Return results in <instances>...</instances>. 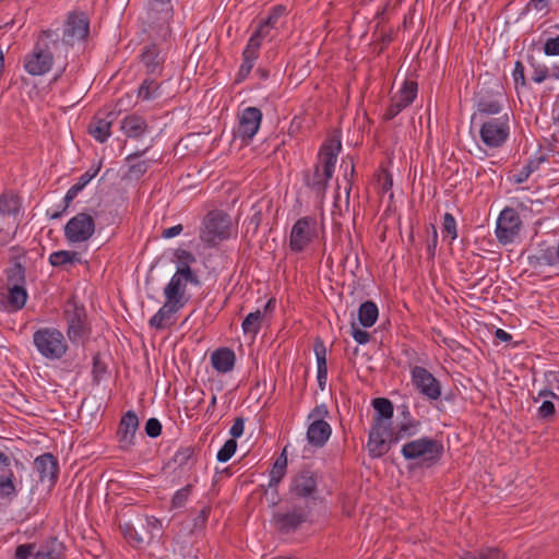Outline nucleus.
I'll use <instances>...</instances> for the list:
<instances>
[{"label": "nucleus", "mask_w": 559, "mask_h": 559, "mask_svg": "<svg viewBox=\"0 0 559 559\" xmlns=\"http://www.w3.org/2000/svg\"><path fill=\"white\" fill-rule=\"evenodd\" d=\"M90 33V22L84 13H70L62 28L60 36L58 29H46L41 32V37L52 41V48L60 50L64 58L70 47L84 41Z\"/></svg>", "instance_id": "nucleus-1"}, {"label": "nucleus", "mask_w": 559, "mask_h": 559, "mask_svg": "<svg viewBox=\"0 0 559 559\" xmlns=\"http://www.w3.org/2000/svg\"><path fill=\"white\" fill-rule=\"evenodd\" d=\"M443 444L433 438L421 437L405 442L401 454L406 461L415 462L421 467H432L443 455Z\"/></svg>", "instance_id": "nucleus-2"}, {"label": "nucleus", "mask_w": 559, "mask_h": 559, "mask_svg": "<svg viewBox=\"0 0 559 559\" xmlns=\"http://www.w3.org/2000/svg\"><path fill=\"white\" fill-rule=\"evenodd\" d=\"M288 496L292 500H302L311 506L319 497L317 473L305 466L289 477Z\"/></svg>", "instance_id": "nucleus-3"}, {"label": "nucleus", "mask_w": 559, "mask_h": 559, "mask_svg": "<svg viewBox=\"0 0 559 559\" xmlns=\"http://www.w3.org/2000/svg\"><path fill=\"white\" fill-rule=\"evenodd\" d=\"M33 343L38 353L49 360H59L68 352V342L56 328H40L33 334Z\"/></svg>", "instance_id": "nucleus-4"}, {"label": "nucleus", "mask_w": 559, "mask_h": 559, "mask_svg": "<svg viewBox=\"0 0 559 559\" xmlns=\"http://www.w3.org/2000/svg\"><path fill=\"white\" fill-rule=\"evenodd\" d=\"M165 304L150 319L148 324L156 330H165L175 323L174 314L188 302V297L177 293V287L166 285L164 288Z\"/></svg>", "instance_id": "nucleus-5"}, {"label": "nucleus", "mask_w": 559, "mask_h": 559, "mask_svg": "<svg viewBox=\"0 0 559 559\" xmlns=\"http://www.w3.org/2000/svg\"><path fill=\"white\" fill-rule=\"evenodd\" d=\"M229 236L230 218L228 214L218 210L209 212L202 223L200 239L209 246H215Z\"/></svg>", "instance_id": "nucleus-6"}, {"label": "nucleus", "mask_w": 559, "mask_h": 559, "mask_svg": "<svg viewBox=\"0 0 559 559\" xmlns=\"http://www.w3.org/2000/svg\"><path fill=\"white\" fill-rule=\"evenodd\" d=\"M312 513V507L308 503H295L285 511H277L273 514L272 524L281 534H292L306 523Z\"/></svg>", "instance_id": "nucleus-7"}, {"label": "nucleus", "mask_w": 559, "mask_h": 559, "mask_svg": "<svg viewBox=\"0 0 559 559\" xmlns=\"http://www.w3.org/2000/svg\"><path fill=\"white\" fill-rule=\"evenodd\" d=\"M62 53L52 48V41H43L39 39L33 51L27 53L24 59V69L31 75H44L50 71L53 64V55Z\"/></svg>", "instance_id": "nucleus-8"}, {"label": "nucleus", "mask_w": 559, "mask_h": 559, "mask_svg": "<svg viewBox=\"0 0 559 559\" xmlns=\"http://www.w3.org/2000/svg\"><path fill=\"white\" fill-rule=\"evenodd\" d=\"M63 317L67 321V335L72 343H78L90 333L85 307L74 298H70L64 306Z\"/></svg>", "instance_id": "nucleus-9"}, {"label": "nucleus", "mask_w": 559, "mask_h": 559, "mask_svg": "<svg viewBox=\"0 0 559 559\" xmlns=\"http://www.w3.org/2000/svg\"><path fill=\"white\" fill-rule=\"evenodd\" d=\"M20 207L17 195L12 192L0 194V247L7 245L15 234Z\"/></svg>", "instance_id": "nucleus-10"}, {"label": "nucleus", "mask_w": 559, "mask_h": 559, "mask_svg": "<svg viewBox=\"0 0 559 559\" xmlns=\"http://www.w3.org/2000/svg\"><path fill=\"white\" fill-rule=\"evenodd\" d=\"M175 255L178 261L177 271L167 285H174L175 288L177 287V293L186 295L187 283L194 286L201 285L199 276L190 267V264L194 263L197 259L191 252L183 249H178Z\"/></svg>", "instance_id": "nucleus-11"}, {"label": "nucleus", "mask_w": 559, "mask_h": 559, "mask_svg": "<svg viewBox=\"0 0 559 559\" xmlns=\"http://www.w3.org/2000/svg\"><path fill=\"white\" fill-rule=\"evenodd\" d=\"M317 236V219L304 216L295 222L289 235V249L294 253H301Z\"/></svg>", "instance_id": "nucleus-12"}, {"label": "nucleus", "mask_w": 559, "mask_h": 559, "mask_svg": "<svg viewBox=\"0 0 559 559\" xmlns=\"http://www.w3.org/2000/svg\"><path fill=\"white\" fill-rule=\"evenodd\" d=\"M394 430L390 423H372L368 437V451L372 459H378L386 454L392 444Z\"/></svg>", "instance_id": "nucleus-13"}, {"label": "nucleus", "mask_w": 559, "mask_h": 559, "mask_svg": "<svg viewBox=\"0 0 559 559\" xmlns=\"http://www.w3.org/2000/svg\"><path fill=\"white\" fill-rule=\"evenodd\" d=\"M522 227V221L513 207H504L497 219L496 237L501 245L514 242Z\"/></svg>", "instance_id": "nucleus-14"}, {"label": "nucleus", "mask_w": 559, "mask_h": 559, "mask_svg": "<svg viewBox=\"0 0 559 559\" xmlns=\"http://www.w3.org/2000/svg\"><path fill=\"white\" fill-rule=\"evenodd\" d=\"M94 233L95 219L86 212L78 213L64 226V237L71 243L85 242Z\"/></svg>", "instance_id": "nucleus-15"}, {"label": "nucleus", "mask_w": 559, "mask_h": 559, "mask_svg": "<svg viewBox=\"0 0 559 559\" xmlns=\"http://www.w3.org/2000/svg\"><path fill=\"white\" fill-rule=\"evenodd\" d=\"M510 134L509 116L504 114L499 118H492L481 124L479 135L489 147H500Z\"/></svg>", "instance_id": "nucleus-16"}, {"label": "nucleus", "mask_w": 559, "mask_h": 559, "mask_svg": "<svg viewBox=\"0 0 559 559\" xmlns=\"http://www.w3.org/2000/svg\"><path fill=\"white\" fill-rule=\"evenodd\" d=\"M417 91L418 85L415 81H405L402 88L391 97L390 106L386 108L383 118L385 120L395 118L415 100Z\"/></svg>", "instance_id": "nucleus-17"}, {"label": "nucleus", "mask_w": 559, "mask_h": 559, "mask_svg": "<svg viewBox=\"0 0 559 559\" xmlns=\"http://www.w3.org/2000/svg\"><path fill=\"white\" fill-rule=\"evenodd\" d=\"M476 107L484 115H498L502 110L504 94L502 86L496 84L492 88H481L476 95Z\"/></svg>", "instance_id": "nucleus-18"}, {"label": "nucleus", "mask_w": 559, "mask_h": 559, "mask_svg": "<svg viewBox=\"0 0 559 559\" xmlns=\"http://www.w3.org/2000/svg\"><path fill=\"white\" fill-rule=\"evenodd\" d=\"M412 382L415 388L429 400H438L441 395V385L431 372L420 366L411 370Z\"/></svg>", "instance_id": "nucleus-19"}, {"label": "nucleus", "mask_w": 559, "mask_h": 559, "mask_svg": "<svg viewBox=\"0 0 559 559\" xmlns=\"http://www.w3.org/2000/svg\"><path fill=\"white\" fill-rule=\"evenodd\" d=\"M262 120V112L257 107L245 108L239 116L237 135L248 142L258 132Z\"/></svg>", "instance_id": "nucleus-20"}, {"label": "nucleus", "mask_w": 559, "mask_h": 559, "mask_svg": "<svg viewBox=\"0 0 559 559\" xmlns=\"http://www.w3.org/2000/svg\"><path fill=\"white\" fill-rule=\"evenodd\" d=\"M139 424V418L133 411L123 414L117 431L120 449L129 451L133 447Z\"/></svg>", "instance_id": "nucleus-21"}, {"label": "nucleus", "mask_w": 559, "mask_h": 559, "mask_svg": "<svg viewBox=\"0 0 559 559\" xmlns=\"http://www.w3.org/2000/svg\"><path fill=\"white\" fill-rule=\"evenodd\" d=\"M145 524H142L140 528L134 527L133 524L126 522L120 524V531L126 538V540L134 548H141L145 543L151 539V532L148 531L150 525H155L158 521L155 520L152 522L146 519Z\"/></svg>", "instance_id": "nucleus-22"}, {"label": "nucleus", "mask_w": 559, "mask_h": 559, "mask_svg": "<svg viewBox=\"0 0 559 559\" xmlns=\"http://www.w3.org/2000/svg\"><path fill=\"white\" fill-rule=\"evenodd\" d=\"M141 61L145 67L146 74L150 76L162 75L165 62V56L156 44L146 45L141 53Z\"/></svg>", "instance_id": "nucleus-23"}, {"label": "nucleus", "mask_w": 559, "mask_h": 559, "mask_svg": "<svg viewBox=\"0 0 559 559\" xmlns=\"http://www.w3.org/2000/svg\"><path fill=\"white\" fill-rule=\"evenodd\" d=\"M341 148V141L334 139L326 141L321 147L319 153V165L321 166V169L325 171V176H333L335 163Z\"/></svg>", "instance_id": "nucleus-24"}, {"label": "nucleus", "mask_w": 559, "mask_h": 559, "mask_svg": "<svg viewBox=\"0 0 559 559\" xmlns=\"http://www.w3.org/2000/svg\"><path fill=\"white\" fill-rule=\"evenodd\" d=\"M27 300V293L24 286H9V293H0V309L17 311L22 309Z\"/></svg>", "instance_id": "nucleus-25"}, {"label": "nucleus", "mask_w": 559, "mask_h": 559, "mask_svg": "<svg viewBox=\"0 0 559 559\" xmlns=\"http://www.w3.org/2000/svg\"><path fill=\"white\" fill-rule=\"evenodd\" d=\"M34 465L40 481L48 480L51 485L58 478V462L51 453H44L35 459Z\"/></svg>", "instance_id": "nucleus-26"}, {"label": "nucleus", "mask_w": 559, "mask_h": 559, "mask_svg": "<svg viewBox=\"0 0 559 559\" xmlns=\"http://www.w3.org/2000/svg\"><path fill=\"white\" fill-rule=\"evenodd\" d=\"M332 428L325 420L311 421L307 430V440L317 448L323 447L331 437Z\"/></svg>", "instance_id": "nucleus-27"}, {"label": "nucleus", "mask_w": 559, "mask_h": 559, "mask_svg": "<svg viewBox=\"0 0 559 559\" xmlns=\"http://www.w3.org/2000/svg\"><path fill=\"white\" fill-rule=\"evenodd\" d=\"M114 119L115 112H108L106 118L94 117L88 124V132L96 141L104 143L110 136Z\"/></svg>", "instance_id": "nucleus-28"}, {"label": "nucleus", "mask_w": 559, "mask_h": 559, "mask_svg": "<svg viewBox=\"0 0 559 559\" xmlns=\"http://www.w3.org/2000/svg\"><path fill=\"white\" fill-rule=\"evenodd\" d=\"M235 361V353L227 347L218 348L211 355V364L213 368L221 373H226L233 370Z\"/></svg>", "instance_id": "nucleus-29"}, {"label": "nucleus", "mask_w": 559, "mask_h": 559, "mask_svg": "<svg viewBox=\"0 0 559 559\" xmlns=\"http://www.w3.org/2000/svg\"><path fill=\"white\" fill-rule=\"evenodd\" d=\"M148 129L145 119L138 115H128L121 121V131L132 139L141 138Z\"/></svg>", "instance_id": "nucleus-30"}, {"label": "nucleus", "mask_w": 559, "mask_h": 559, "mask_svg": "<svg viewBox=\"0 0 559 559\" xmlns=\"http://www.w3.org/2000/svg\"><path fill=\"white\" fill-rule=\"evenodd\" d=\"M313 350L317 358V379L318 385L323 391L326 385L328 367H326V347L321 338H317L313 345Z\"/></svg>", "instance_id": "nucleus-31"}, {"label": "nucleus", "mask_w": 559, "mask_h": 559, "mask_svg": "<svg viewBox=\"0 0 559 559\" xmlns=\"http://www.w3.org/2000/svg\"><path fill=\"white\" fill-rule=\"evenodd\" d=\"M64 546L56 537L43 543L34 555V559H63Z\"/></svg>", "instance_id": "nucleus-32"}, {"label": "nucleus", "mask_w": 559, "mask_h": 559, "mask_svg": "<svg viewBox=\"0 0 559 559\" xmlns=\"http://www.w3.org/2000/svg\"><path fill=\"white\" fill-rule=\"evenodd\" d=\"M332 177L325 176V171L321 169L320 165H316L313 173L306 176L305 181L319 198H323Z\"/></svg>", "instance_id": "nucleus-33"}, {"label": "nucleus", "mask_w": 559, "mask_h": 559, "mask_svg": "<svg viewBox=\"0 0 559 559\" xmlns=\"http://www.w3.org/2000/svg\"><path fill=\"white\" fill-rule=\"evenodd\" d=\"M421 423L417 420H408V421H399L396 427L393 428L394 437L391 439L393 443H399L401 441H409L413 440L415 436H417L420 431Z\"/></svg>", "instance_id": "nucleus-34"}, {"label": "nucleus", "mask_w": 559, "mask_h": 559, "mask_svg": "<svg viewBox=\"0 0 559 559\" xmlns=\"http://www.w3.org/2000/svg\"><path fill=\"white\" fill-rule=\"evenodd\" d=\"M372 406L374 408V416L372 423H390L394 413L392 402L385 397H376L372 400Z\"/></svg>", "instance_id": "nucleus-35"}, {"label": "nucleus", "mask_w": 559, "mask_h": 559, "mask_svg": "<svg viewBox=\"0 0 559 559\" xmlns=\"http://www.w3.org/2000/svg\"><path fill=\"white\" fill-rule=\"evenodd\" d=\"M453 559H506V555L496 547H487L474 551L465 550Z\"/></svg>", "instance_id": "nucleus-36"}, {"label": "nucleus", "mask_w": 559, "mask_h": 559, "mask_svg": "<svg viewBox=\"0 0 559 559\" xmlns=\"http://www.w3.org/2000/svg\"><path fill=\"white\" fill-rule=\"evenodd\" d=\"M378 316V307L371 300L362 302L358 309V320L364 328L372 326L376 323Z\"/></svg>", "instance_id": "nucleus-37"}, {"label": "nucleus", "mask_w": 559, "mask_h": 559, "mask_svg": "<svg viewBox=\"0 0 559 559\" xmlns=\"http://www.w3.org/2000/svg\"><path fill=\"white\" fill-rule=\"evenodd\" d=\"M0 474V498L12 499L16 496V487L14 484L15 475L9 467Z\"/></svg>", "instance_id": "nucleus-38"}, {"label": "nucleus", "mask_w": 559, "mask_h": 559, "mask_svg": "<svg viewBox=\"0 0 559 559\" xmlns=\"http://www.w3.org/2000/svg\"><path fill=\"white\" fill-rule=\"evenodd\" d=\"M75 262H81L80 253L75 251L60 250L49 255V263L55 267H62Z\"/></svg>", "instance_id": "nucleus-39"}, {"label": "nucleus", "mask_w": 559, "mask_h": 559, "mask_svg": "<svg viewBox=\"0 0 559 559\" xmlns=\"http://www.w3.org/2000/svg\"><path fill=\"white\" fill-rule=\"evenodd\" d=\"M157 76H150L142 82V84L139 87L138 95L140 98L144 100H150L156 98L159 93L158 90L160 87V84L157 82Z\"/></svg>", "instance_id": "nucleus-40"}, {"label": "nucleus", "mask_w": 559, "mask_h": 559, "mask_svg": "<svg viewBox=\"0 0 559 559\" xmlns=\"http://www.w3.org/2000/svg\"><path fill=\"white\" fill-rule=\"evenodd\" d=\"M86 185L84 182H82V180L79 178L78 182L74 183L66 193L64 198H63V207L61 211H57V212H53V213H49L47 212V214L50 216L51 219H57V218H60L62 213L66 212L68 210V207L70 206L71 202L76 198V195L79 194V192H81L84 187Z\"/></svg>", "instance_id": "nucleus-41"}, {"label": "nucleus", "mask_w": 559, "mask_h": 559, "mask_svg": "<svg viewBox=\"0 0 559 559\" xmlns=\"http://www.w3.org/2000/svg\"><path fill=\"white\" fill-rule=\"evenodd\" d=\"M264 314L260 310H257L254 312H250L245 320L242 321V330L246 334H252L255 336L261 328V322Z\"/></svg>", "instance_id": "nucleus-42"}, {"label": "nucleus", "mask_w": 559, "mask_h": 559, "mask_svg": "<svg viewBox=\"0 0 559 559\" xmlns=\"http://www.w3.org/2000/svg\"><path fill=\"white\" fill-rule=\"evenodd\" d=\"M193 456H194V449L191 447H186V448L179 449L175 453L173 461L180 468L191 469V467L194 465Z\"/></svg>", "instance_id": "nucleus-43"}, {"label": "nucleus", "mask_w": 559, "mask_h": 559, "mask_svg": "<svg viewBox=\"0 0 559 559\" xmlns=\"http://www.w3.org/2000/svg\"><path fill=\"white\" fill-rule=\"evenodd\" d=\"M544 160V157L530 159L526 165H524L519 173L513 176V181L518 185L524 183L530 176L539 168Z\"/></svg>", "instance_id": "nucleus-44"}, {"label": "nucleus", "mask_w": 559, "mask_h": 559, "mask_svg": "<svg viewBox=\"0 0 559 559\" xmlns=\"http://www.w3.org/2000/svg\"><path fill=\"white\" fill-rule=\"evenodd\" d=\"M7 281L9 286H24L25 285V267L19 262L15 261L8 270H7Z\"/></svg>", "instance_id": "nucleus-45"}, {"label": "nucleus", "mask_w": 559, "mask_h": 559, "mask_svg": "<svg viewBox=\"0 0 559 559\" xmlns=\"http://www.w3.org/2000/svg\"><path fill=\"white\" fill-rule=\"evenodd\" d=\"M528 63L533 70L532 73V80L535 83H543L547 79H550V71L549 68L536 60L534 57H528Z\"/></svg>", "instance_id": "nucleus-46"}, {"label": "nucleus", "mask_w": 559, "mask_h": 559, "mask_svg": "<svg viewBox=\"0 0 559 559\" xmlns=\"http://www.w3.org/2000/svg\"><path fill=\"white\" fill-rule=\"evenodd\" d=\"M255 60H257L255 56H250L248 53L242 52V63L237 73L236 83H240L248 78V75L250 74V72L254 66Z\"/></svg>", "instance_id": "nucleus-47"}, {"label": "nucleus", "mask_w": 559, "mask_h": 559, "mask_svg": "<svg viewBox=\"0 0 559 559\" xmlns=\"http://www.w3.org/2000/svg\"><path fill=\"white\" fill-rule=\"evenodd\" d=\"M442 234L444 237H450L451 240L457 237L456 221L451 213L443 215Z\"/></svg>", "instance_id": "nucleus-48"}, {"label": "nucleus", "mask_w": 559, "mask_h": 559, "mask_svg": "<svg viewBox=\"0 0 559 559\" xmlns=\"http://www.w3.org/2000/svg\"><path fill=\"white\" fill-rule=\"evenodd\" d=\"M237 449V441L228 439L224 445L218 450L216 459L218 462L225 463L231 459Z\"/></svg>", "instance_id": "nucleus-49"}, {"label": "nucleus", "mask_w": 559, "mask_h": 559, "mask_svg": "<svg viewBox=\"0 0 559 559\" xmlns=\"http://www.w3.org/2000/svg\"><path fill=\"white\" fill-rule=\"evenodd\" d=\"M192 490V485L188 484L181 489L177 490L171 499V507L175 509L181 508L186 504Z\"/></svg>", "instance_id": "nucleus-50"}, {"label": "nucleus", "mask_w": 559, "mask_h": 559, "mask_svg": "<svg viewBox=\"0 0 559 559\" xmlns=\"http://www.w3.org/2000/svg\"><path fill=\"white\" fill-rule=\"evenodd\" d=\"M285 13V7L283 5H276L271 9L267 17L263 20L262 22L270 26L271 28H276L278 20L284 15Z\"/></svg>", "instance_id": "nucleus-51"}, {"label": "nucleus", "mask_w": 559, "mask_h": 559, "mask_svg": "<svg viewBox=\"0 0 559 559\" xmlns=\"http://www.w3.org/2000/svg\"><path fill=\"white\" fill-rule=\"evenodd\" d=\"M286 471H287V468L274 463L273 467L271 469V473H270L269 487L276 489L277 486L280 485V483L282 481V479L284 478Z\"/></svg>", "instance_id": "nucleus-52"}, {"label": "nucleus", "mask_w": 559, "mask_h": 559, "mask_svg": "<svg viewBox=\"0 0 559 559\" xmlns=\"http://www.w3.org/2000/svg\"><path fill=\"white\" fill-rule=\"evenodd\" d=\"M261 43H262V38L257 33H253L248 40V44L243 50V53H248L250 56H255L258 58Z\"/></svg>", "instance_id": "nucleus-53"}, {"label": "nucleus", "mask_w": 559, "mask_h": 559, "mask_svg": "<svg viewBox=\"0 0 559 559\" xmlns=\"http://www.w3.org/2000/svg\"><path fill=\"white\" fill-rule=\"evenodd\" d=\"M145 432L150 438H157L162 433V424L157 418H150L145 424Z\"/></svg>", "instance_id": "nucleus-54"}, {"label": "nucleus", "mask_w": 559, "mask_h": 559, "mask_svg": "<svg viewBox=\"0 0 559 559\" xmlns=\"http://www.w3.org/2000/svg\"><path fill=\"white\" fill-rule=\"evenodd\" d=\"M431 235L427 241V252L430 259H433L436 255V249L438 245V231L435 225L430 224Z\"/></svg>", "instance_id": "nucleus-55"}, {"label": "nucleus", "mask_w": 559, "mask_h": 559, "mask_svg": "<svg viewBox=\"0 0 559 559\" xmlns=\"http://www.w3.org/2000/svg\"><path fill=\"white\" fill-rule=\"evenodd\" d=\"M352 336L358 344H367L370 341V334L359 329L355 322L352 323Z\"/></svg>", "instance_id": "nucleus-56"}, {"label": "nucleus", "mask_w": 559, "mask_h": 559, "mask_svg": "<svg viewBox=\"0 0 559 559\" xmlns=\"http://www.w3.org/2000/svg\"><path fill=\"white\" fill-rule=\"evenodd\" d=\"M35 544H22L19 545L15 549V558L16 559H28L31 556L35 555Z\"/></svg>", "instance_id": "nucleus-57"}, {"label": "nucleus", "mask_w": 559, "mask_h": 559, "mask_svg": "<svg viewBox=\"0 0 559 559\" xmlns=\"http://www.w3.org/2000/svg\"><path fill=\"white\" fill-rule=\"evenodd\" d=\"M513 80L515 85L525 86L526 85V78L524 73V66L521 61H516L513 70Z\"/></svg>", "instance_id": "nucleus-58"}, {"label": "nucleus", "mask_w": 559, "mask_h": 559, "mask_svg": "<svg viewBox=\"0 0 559 559\" xmlns=\"http://www.w3.org/2000/svg\"><path fill=\"white\" fill-rule=\"evenodd\" d=\"M544 52L546 56H559V35L546 40L544 45Z\"/></svg>", "instance_id": "nucleus-59"}, {"label": "nucleus", "mask_w": 559, "mask_h": 559, "mask_svg": "<svg viewBox=\"0 0 559 559\" xmlns=\"http://www.w3.org/2000/svg\"><path fill=\"white\" fill-rule=\"evenodd\" d=\"M150 163V160H140L135 164L130 165V174L133 175L135 178H140L147 171Z\"/></svg>", "instance_id": "nucleus-60"}, {"label": "nucleus", "mask_w": 559, "mask_h": 559, "mask_svg": "<svg viewBox=\"0 0 559 559\" xmlns=\"http://www.w3.org/2000/svg\"><path fill=\"white\" fill-rule=\"evenodd\" d=\"M329 415V411L326 405L321 404L317 405L309 414L308 418L312 421L316 420H324V418Z\"/></svg>", "instance_id": "nucleus-61"}, {"label": "nucleus", "mask_w": 559, "mask_h": 559, "mask_svg": "<svg viewBox=\"0 0 559 559\" xmlns=\"http://www.w3.org/2000/svg\"><path fill=\"white\" fill-rule=\"evenodd\" d=\"M245 429V420L242 417H237L234 420V424L230 427L229 433L231 436V439L236 440L237 438L241 437Z\"/></svg>", "instance_id": "nucleus-62"}, {"label": "nucleus", "mask_w": 559, "mask_h": 559, "mask_svg": "<svg viewBox=\"0 0 559 559\" xmlns=\"http://www.w3.org/2000/svg\"><path fill=\"white\" fill-rule=\"evenodd\" d=\"M556 412L555 404L551 401H544L538 408V416L540 418H548Z\"/></svg>", "instance_id": "nucleus-63"}, {"label": "nucleus", "mask_w": 559, "mask_h": 559, "mask_svg": "<svg viewBox=\"0 0 559 559\" xmlns=\"http://www.w3.org/2000/svg\"><path fill=\"white\" fill-rule=\"evenodd\" d=\"M211 509L209 507H204L199 515L194 519V528L202 527L205 525L209 515H210Z\"/></svg>", "instance_id": "nucleus-64"}]
</instances>
